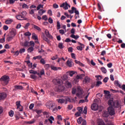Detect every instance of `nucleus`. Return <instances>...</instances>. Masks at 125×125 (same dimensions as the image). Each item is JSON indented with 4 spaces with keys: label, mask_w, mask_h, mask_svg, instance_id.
<instances>
[{
    "label": "nucleus",
    "mask_w": 125,
    "mask_h": 125,
    "mask_svg": "<svg viewBox=\"0 0 125 125\" xmlns=\"http://www.w3.org/2000/svg\"><path fill=\"white\" fill-rule=\"evenodd\" d=\"M107 110V111H104L103 112V117L104 118H108L109 115H110V116H113V115H115V109H114L113 106L108 107Z\"/></svg>",
    "instance_id": "nucleus-1"
},
{
    "label": "nucleus",
    "mask_w": 125,
    "mask_h": 125,
    "mask_svg": "<svg viewBox=\"0 0 125 125\" xmlns=\"http://www.w3.org/2000/svg\"><path fill=\"white\" fill-rule=\"evenodd\" d=\"M10 81L9 76L7 75H3L0 78V82L3 85H7Z\"/></svg>",
    "instance_id": "nucleus-2"
},
{
    "label": "nucleus",
    "mask_w": 125,
    "mask_h": 125,
    "mask_svg": "<svg viewBox=\"0 0 125 125\" xmlns=\"http://www.w3.org/2000/svg\"><path fill=\"white\" fill-rule=\"evenodd\" d=\"M58 103H60V104H63V103H65V104H67L68 102H72L71 101V99L69 98V97L64 96L62 98H61L57 100Z\"/></svg>",
    "instance_id": "nucleus-3"
},
{
    "label": "nucleus",
    "mask_w": 125,
    "mask_h": 125,
    "mask_svg": "<svg viewBox=\"0 0 125 125\" xmlns=\"http://www.w3.org/2000/svg\"><path fill=\"white\" fill-rule=\"evenodd\" d=\"M56 82L59 85L58 92H60V91H64L65 87L64 86L61 85V84H62V80L61 79H57L56 80Z\"/></svg>",
    "instance_id": "nucleus-4"
},
{
    "label": "nucleus",
    "mask_w": 125,
    "mask_h": 125,
    "mask_svg": "<svg viewBox=\"0 0 125 125\" xmlns=\"http://www.w3.org/2000/svg\"><path fill=\"white\" fill-rule=\"evenodd\" d=\"M68 12H69L70 14H73L74 12H75L76 15H79L80 14V12H79V11L77 10V9L75 7H72L71 10H68Z\"/></svg>",
    "instance_id": "nucleus-5"
},
{
    "label": "nucleus",
    "mask_w": 125,
    "mask_h": 125,
    "mask_svg": "<svg viewBox=\"0 0 125 125\" xmlns=\"http://www.w3.org/2000/svg\"><path fill=\"white\" fill-rule=\"evenodd\" d=\"M114 84L115 85H116V86H119L120 88H122L123 90L125 91V84H123V86L121 85L120 83H119V81L115 80L114 82Z\"/></svg>",
    "instance_id": "nucleus-6"
},
{
    "label": "nucleus",
    "mask_w": 125,
    "mask_h": 125,
    "mask_svg": "<svg viewBox=\"0 0 125 125\" xmlns=\"http://www.w3.org/2000/svg\"><path fill=\"white\" fill-rule=\"evenodd\" d=\"M17 109H19L20 112L23 111V106L21 105V102L19 101L16 103Z\"/></svg>",
    "instance_id": "nucleus-7"
},
{
    "label": "nucleus",
    "mask_w": 125,
    "mask_h": 125,
    "mask_svg": "<svg viewBox=\"0 0 125 125\" xmlns=\"http://www.w3.org/2000/svg\"><path fill=\"white\" fill-rule=\"evenodd\" d=\"M55 105V104H53L52 101L48 102L46 104V106L47 108H48L50 110H52V108Z\"/></svg>",
    "instance_id": "nucleus-8"
},
{
    "label": "nucleus",
    "mask_w": 125,
    "mask_h": 125,
    "mask_svg": "<svg viewBox=\"0 0 125 125\" xmlns=\"http://www.w3.org/2000/svg\"><path fill=\"white\" fill-rule=\"evenodd\" d=\"M78 92L76 94V96L79 98H83V90L81 89L80 88H78Z\"/></svg>",
    "instance_id": "nucleus-9"
},
{
    "label": "nucleus",
    "mask_w": 125,
    "mask_h": 125,
    "mask_svg": "<svg viewBox=\"0 0 125 125\" xmlns=\"http://www.w3.org/2000/svg\"><path fill=\"white\" fill-rule=\"evenodd\" d=\"M68 6L69 7H71V6L69 5L67 2H65V3H63L62 5H60V7H63L65 10L68 9Z\"/></svg>",
    "instance_id": "nucleus-10"
},
{
    "label": "nucleus",
    "mask_w": 125,
    "mask_h": 125,
    "mask_svg": "<svg viewBox=\"0 0 125 125\" xmlns=\"http://www.w3.org/2000/svg\"><path fill=\"white\" fill-rule=\"evenodd\" d=\"M7 94L5 92L0 93V100H4L5 98H6Z\"/></svg>",
    "instance_id": "nucleus-11"
},
{
    "label": "nucleus",
    "mask_w": 125,
    "mask_h": 125,
    "mask_svg": "<svg viewBox=\"0 0 125 125\" xmlns=\"http://www.w3.org/2000/svg\"><path fill=\"white\" fill-rule=\"evenodd\" d=\"M91 109L93 111H97L98 110V105L96 104H93L91 106Z\"/></svg>",
    "instance_id": "nucleus-12"
},
{
    "label": "nucleus",
    "mask_w": 125,
    "mask_h": 125,
    "mask_svg": "<svg viewBox=\"0 0 125 125\" xmlns=\"http://www.w3.org/2000/svg\"><path fill=\"white\" fill-rule=\"evenodd\" d=\"M73 60L72 59L70 60H68V61H67L66 62V65L67 66H68V67H73Z\"/></svg>",
    "instance_id": "nucleus-13"
},
{
    "label": "nucleus",
    "mask_w": 125,
    "mask_h": 125,
    "mask_svg": "<svg viewBox=\"0 0 125 125\" xmlns=\"http://www.w3.org/2000/svg\"><path fill=\"white\" fill-rule=\"evenodd\" d=\"M75 74H77V72L75 71H69L66 72V75L70 76V77H73Z\"/></svg>",
    "instance_id": "nucleus-14"
},
{
    "label": "nucleus",
    "mask_w": 125,
    "mask_h": 125,
    "mask_svg": "<svg viewBox=\"0 0 125 125\" xmlns=\"http://www.w3.org/2000/svg\"><path fill=\"white\" fill-rule=\"evenodd\" d=\"M44 33L46 36V37H47V38H48V39H52V36H51V35H50V33H49V31H48V30L46 29L45 30Z\"/></svg>",
    "instance_id": "nucleus-15"
},
{
    "label": "nucleus",
    "mask_w": 125,
    "mask_h": 125,
    "mask_svg": "<svg viewBox=\"0 0 125 125\" xmlns=\"http://www.w3.org/2000/svg\"><path fill=\"white\" fill-rule=\"evenodd\" d=\"M16 18L18 20H27V19H25V17H23L21 15H18L16 16Z\"/></svg>",
    "instance_id": "nucleus-16"
},
{
    "label": "nucleus",
    "mask_w": 125,
    "mask_h": 125,
    "mask_svg": "<svg viewBox=\"0 0 125 125\" xmlns=\"http://www.w3.org/2000/svg\"><path fill=\"white\" fill-rule=\"evenodd\" d=\"M85 75L84 74H82L80 75H77L76 77V80H83V77H84Z\"/></svg>",
    "instance_id": "nucleus-17"
},
{
    "label": "nucleus",
    "mask_w": 125,
    "mask_h": 125,
    "mask_svg": "<svg viewBox=\"0 0 125 125\" xmlns=\"http://www.w3.org/2000/svg\"><path fill=\"white\" fill-rule=\"evenodd\" d=\"M50 68L53 71H58V70H61V67H56L54 65H51Z\"/></svg>",
    "instance_id": "nucleus-18"
},
{
    "label": "nucleus",
    "mask_w": 125,
    "mask_h": 125,
    "mask_svg": "<svg viewBox=\"0 0 125 125\" xmlns=\"http://www.w3.org/2000/svg\"><path fill=\"white\" fill-rule=\"evenodd\" d=\"M90 80V79L88 77L86 76L85 77L83 81V82L84 83H89Z\"/></svg>",
    "instance_id": "nucleus-19"
},
{
    "label": "nucleus",
    "mask_w": 125,
    "mask_h": 125,
    "mask_svg": "<svg viewBox=\"0 0 125 125\" xmlns=\"http://www.w3.org/2000/svg\"><path fill=\"white\" fill-rule=\"evenodd\" d=\"M45 12H46L45 10H44L43 9H41L39 10V11H38V14L40 16H42V14H43V13H45Z\"/></svg>",
    "instance_id": "nucleus-20"
},
{
    "label": "nucleus",
    "mask_w": 125,
    "mask_h": 125,
    "mask_svg": "<svg viewBox=\"0 0 125 125\" xmlns=\"http://www.w3.org/2000/svg\"><path fill=\"white\" fill-rule=\"evenodd\" d=\"M10 33L11 35V36H12L13 37L16 36V30L15 29H12Z\"/></svg>",
    "instance_id": "nucleus-21"
},
{
    "label": "nucleus",
    "mask_w": 125,
    "mask_h": 125,
    "mask_svg": "<svg viewBox=\"0 0 125 125\" xmlns=\"http://www.w3.org/2000/svg\"><path fill=\"white\" fill-rule=\"evenodd\" d=\"M13 21V20L9 19L5 21V23L7 25H9V24H11V22Z\"/></svg>",
    "instance_id": "nucleus-22"
},
{
    "label": "nucleus",
    "mask_w": 125,
    "mask_h": 125,
    "mask_svg": "<svg viewBox=\"0 0 125 125\" xmlns=\"http://www.w3.org/2000/svg\"><path fill=\"white\" fill-rule=\"evenodd\" d=\"M14 87L16 90H17V89L22 90V89H23V86H22L21 85H15Z\"/></svg>",
    "instance_id": "nucleus-23"
},
{
    "label": "nucleus",
    "mask_w": 125,
    "mask_h": 125,
    "mask_svg": "<svg viewBox=\"0 0 125 125\" xmlns=\"http://www.w3.org/2000/svg\"><path fill=\"white\" fill-rule=\"evenodd\" d=\"M13 38H14V37L12 35L8 36L7 38V42H11V41L13 40Z\"/></svg>",
    "instance_id": "nucleus-24"
},
{
    "label": "nucleus",
    "mask_w": 125,
    "mask_h": 125,
    "mask_svg": "<svg viewBox=\"0 0 125 125\" xmlns=\"http://www.w3.org/2000/svg\"><path fill=\"white\" fill-rule=\"evenodd\" d=\"M108 103L109 106H114L115 105V103L113 100H109Z\"/></svg>",
    "instance_id": "nucleus-25"
},
{
    "label": "nucleus",
    "mask_w": 125,
    "mask_h": 125,
    "mask_svg": "<svg viewBox=\"0 0 125 125\" xmlns=\"http://www.w3.org/2000/svg\"><path fill=\"white\" fill-rule=\"evenodd\" d=\"M66 85L67 87H72V84L69 81H66Z\"/></svg>",
    "instance_id": "nucleus-26"
},
{
    "label": "nucleus",
    "mask_w": 125,
    "mask_h": 125,
    "mask_svg": "<svg viewBox=\"0 0 125 125\" xmlns=\"http://www.w3.org/2000/svg\"><path fill=\"white\" fill-rule=\"evenodd\" d=\"M51 110H52V112H54V113H55V112H57L58 109H57V107L55 104V105L52 107V109H51Z\"/></svg>",
    "instance_id": "nucleus-27"
},
{
    "label": "nucleus",
    "mask_w": 125,
    "mask_h": 125,
    "mask_svg": "<svg viewBox=\"0 0 125 125\" xmlns=\"http://www.w3.org/2000/svg\"><path fill=\"white\" fill-rule=\"evenodd\" d=\"M48 121L50 124H52V123H53L52 121H54V117L53 116H50L49 119H48Z\"/></svg>",
    "instance_id": "nucleus-28"
},
{
    "label": "nucleus",
    "mask_w": 125,
    "mask_h": 125,
    "mask_svg": "<svg viewBox=\"0 0 125 125\" xmlns=\"http://www.w3.org/2000/svg\"><path fill=\"white\" fill-rule=\"evenodd\" d=\"M32 51H34V47H30L27 49V52L29 53H31Z\"/></svg>",
    "instance_id": "nucleus-29"
},
{
    "label": "nucleus",
    "mask_w": 125,
    "mask_h": 125,
    "mask_svg": "<svg viewBox=\"0 0 125 125\" xmlns=\"http://www.w3.org/2000/svg\"><path fill=\"white\" fill-rule=\"evenodd\" d=\"M32 39H33V40H35V41L38 40V37L35 33L32 34Z\"/></svg>",
    "instance_id": "nucleus-30"
},
{
    "label": "nucleus",
    "mask_w": 125,
    "mask_h": 125,
    "mask_svg": "<svg viewBox=\"0 0 125 125\" xmlns=\"http://www.w3.org/2000/svg\"><path fill=\"white\" fill-rule=\"evenodd\" d=\"M33 27L34 29H36V30H37V31H42V29L40 28V27L34 24L33 25Z\"/></svg>",
    "instance_id": "nucleus-31"
},
{
    "label": "nucleus",
    "mask_w": 125,
    "mask_h": 125,
    "mask_svg": "<svg viewBox=\"0 0 125 125\" xmlns=\"http://www.w3.org/2000/svg\"><path fill=\"white\" fill-rule=\"evenodd\" d=\"M101 70L102 73H103L104 74H106V73H107V70L106 69V68H105V67H102Z\"/></svg>",
    "instance_id": "nucleus-32"
},
{
    "label": "nucleus",
    "mask_w": 125,
    "mask_h": 125,
    "mask_svg": "<svg viewBox=\"0 0 125 125\" xmlns=\"http://www.w3.org/2000/svg\"><path fill=\"white\" fill-rule=\"evenodd\" d=\"M19 51L20 54H22V53H24V52L26 51V49H25V48H21V49H20Z\"/></svg>",
    "instance_id": "nucleus-33"
},
{
    "label": "nucleus",
    "mask_w": 125,
    "mask_h": 125,
    "mask_svg": "<svg viewBox=\"0 0 125 125\" xmlns=\"http://www.w3.org/2000/svg\"><path fill=\"white\" fill-rule=\"evenodd\" d=\"M83 120V118L82 117H80L78 120H77V123L79 125H81L82 124V121Z\"/></svg>",
    "instance_id": "nucleus-34"
},
{
    "label": "nucleus",
    "mask_w": 125,
    "mask_h": 125,
    "mask_svg": "<svg viewBox=\"0 0 125 125\" xmlns=\"http://www.w3.org/2000/svg\"><path fill=\"white\" fill-rule=\"evenodd\" d=\"M41 8H43V5L40 4L37 7V10H40V9H41Z\"/></svg>",
    "instance_id": "nucleus-35"
},
{
    "label": "nucleus",
    "mask_w": 125,
    "mask_h": 125,
    "mask_svg": "<svg viewBox=\"0 0 125 125\" xmlns=\"http://www.w3.org/2000/svg\"><path fill=\"white\" fill-rule=\"evenodd\" d=\"M30 78L33 80H37V77L35 74H32L30 75Z\"/></svg>",
    "instance_id": "nucleus-36"
},
{
    "label": "nucleus",
    "mask_w": 125,
    "mask_h": 125,
    "mask_svg": "<svg viewBox=\"0 0 125 125\" xmlns=\"http://www.w3.org/2000/svg\"><path fill=\"white\" fill-rule=\"evenodd\" d=\"M13 115H14V111H13V110H10L9 112V115L10 116V117H13Z\"/></svg>",
    "instance_id": "nucleus-37"
},
{
    "label": "nucleus",
    "mask_w": 125,
    "mask_h": 125,
    "mask_svg": "<svg viewBox=\"0 0 125 125\" xmlns=\"http://www.w3.org/2000/svg\"><path fill=\"white\" fill-rule=\"evenodd\" d=\"M59 48L62 49V48H64V46H63V43H59Z\"/></svg>",
    "instance_id": "nucleus-38"
},
{
    "label": "nucleus",
    "mask_w": 125,
    "mask_h": 125,
    "mask_svg": "<svg viewBox=\"0 0 125 125\" xmlns=\"http://www.w3.org/2000/svg\"><path fill=\"white\" fill-rule=\"evenodd\" d=\"M62 80L63 81H67L68 80V76L67 75H64L62 77Z\"/></svg>",
    "instance_id": "nucleus-39"
},
{
    "label": "nucleus",
    "mask_w": 125,
    "mask_h": 125,
    "mask_svg": "<svg viewBox=\"0 0 125 125\" xmlns=\"http://www.w3.org/2000/svg\"><path fill=\"white\" fill-rule=\"evenodd\" d=\"M32 34L30 32H27L24 33V36L26 37H30Z\"/></svg>",
    "instance_id": "nucleus-40"
},
{
    "label": "nucleus",
    "mask_w": 125,
    "mask_h": 125,
    "mask_svg": "<svg viewBox=\"0 0 125 125\" xmlns=\"http://www.w3.org/2000/svg\"><path fill=\"white\" fill-rule=\"evenodd\" d=\"M110 91H111V92H112L113 93H118V92H120V91L117 90H114L113 89H111Z\"/></svg>",
    "instance_id": "nucleus-41"
},
{
    "label": "nucleus",
    "mask_w": 125,
    "mask_h": 125,
    "mask_svg": "<svg viewBox=\"0 0 125 125\" xmlns=\"http://www.w3.org/2000/svg\"><path fill=\"white\" fill-rule=\"evenodd\" d=\"M77 49H78V50H80V51H82V50H83V46H78L76 47Z\"/></svg>",
    "instance_id": "nucleus-42"
},
{
    "label": "nucleus",
    "mask_w": 125,
    "mask_h": 125,
    "mask_svg": "<svg viewBox=\"0 0 125 125\" xmlns=\"http://www.w3.org/2000/svg\"><path fill=\"white\" fill-rule=\"evenodd\" d=\"M29 73H30V74H33L34 75H36V74H37V71L30 70H29Z\"/></svg>",
    "instance_id": "nucleus-43"
},
{
    "label": "nucleus",
    "mask_w": 125,
    "mask_h": 125,
    "mask_svg": "<svg viewBox=\"0 0 125 125\" xmlns=\"http://www.w3.org/2000/svg\"><path fill=\"white\" fill-rule=\"evenodd\" d=\"M40 74L42 75V76L45 75V73L44 72V69H42L40 71Z\"/></svg>",
    "instance_id": "nucleus-44"
},
{
    "label": "nucleus",
    "mask_w": 125,
    "mask_h": 125,
    "mask_svg": "<svg viewBox=\"0 0 125 125\" xmlns=\"http://www.w3.org/2000/svg\"><path fill=\"white\" fill-rule=\"evenodd\" d=\"M57 27L58 30H59L60 29V27H61V25H60V22L57 21Z\"/></svg>",
    "instance_id": "nucleus-45"
},
{
    "label": "nucleus",
    "mask_w": 125,
    "mask_h": 125,
    "mask_svg": "<svg viewBox=\"0 0 125 125\" xmlns=\"http://www.w3.org/2000/svg\"><path fill=\"white\" fill-rule=\"evenodd\" d=\"M35 10H36V9H31L29 11V14H30L31 15L35 14Z\"/></svg>",
    "instance_id": "nucleus-46"
},
{
    "label": "nucleus",
    "mask_w": 125,
    "mask_h": 125,
    "mask_svg": "<svg viewBox=\"0 0 125 125\" xmlns=\"http://www.w3.org/2000/svg\"><path fill=\"white\" fill-rule=\"evenodd\" d=\"M43 115L46 116V118H48V117H49V113H48V112H44L43 113Z\"/></svg>",
    "instance_id": "nucleus-47"
},
{
    "label": "nucleus",
    "mask_w": 125,
    "mask_h": 125,
    "mask_svg": "<svg viewBox=\"0 0 125 125\" xmlns=\"http://www.w3.org/2000/svg\"><path fill=\"white\" fill-rule=\"evenodd\" d=\"M102 83L101 82V81H97L96 84V86H100V84H101Z\"/></svg>",
    "instance_id": "nucleus-48"
},
{
    "label": "nucleus",
    "mask_w": 125,
    "mask_h": 125,
    "mask_svg": "<svg viewBox=\"0 0 125 125\" xmlns=\"http://www.w3.org/2000/svg\"><path fill=\"white\" fill-rule=\"evenodd\" d=\"M83 113H84V114H85V115H86V114L87 113V107L85 106L84 107Z\"/></svg>",
    "instance_id": "nucleus-49"
},
{
    "label": "nucleus",
    "mask_w": 125,
    "mask_h": 125,
    "mask_svg": "<svg viewBox=\"0 0 125 125\" xmlns=\"http://www.w3.org/2000/svg\"><path fill=\"white\" fill-rule=\"evenodd\" d=\"M28 45H29V42H28V41H25L23 44V46H28Z\"/></svg>",
    "instance_id": "nucleus-50"
},
{
    "label": "nucleus",
    "mask_w": 125,
    "mask_h": 125,
    "mask_svg": "<svg viewBox=\"0 0 125 125\" xmlns=\"http://www.w3.org/2000/svg\"><path fill=\"white\" fill-rule=\"evenodd\" d=\"M77 110L79 111V112L82 114V112H83V108L81 107H78L77 108Z\"/></svg>",
    "instance_id": "nucleus-51"
},
{
    "label": "nucleus",
    "mask_w": 125,
    "mask_h": 125,
    "mask_svg": "<svg viewBox=\"0 0 125 125\" xmlns=\"http://www.w3.org/2000/svg\"><path fill=\"white\" fill-rule=\"evenodd\" d=\"M4 42H5V38L4 37L0 39V43H3Z\"/></svg>",
    "instance_id": "nucleus-52"
},
{
    "label": "nucleus",
    "mask_w": 125,
    "mask_h": 125,
    "mask_svg": "<svg viewBox=\"0 0 125 125\" xmlns=\"http://www.w3.org/2000/svg\"><path fill=\"white\" fill-rule=\"evenodd\" d=\"M42 19L43 20H44L45 21H47V16H46V15H43L42 17Z\"/></svg>",
    "instance_id": "nucleus-53"
},
{
    "label": "nucleus",
    "mask_w": 125,
    "mask_h": 125,
    "mask_svg": "<svg viewBox=\"0 0 125 125\" xmlns=\"http://www.w3.org/2000/svg\"><path fill=\"white\" fill-rule=\"evenodd\" d=\"M109 80V78L108 77H105L104 80H103V82L104 83H107L108 82V80Z\"/></svg>",
    "instance_id": "nucleus-54"
},
{
    "label": "nucleus",
    "mask_w": 125,
    "mask_h": 125,
    "mask_svg": "<svg viewBox=\"0 0 125 125\" xmlns=\"http://www.w3.org/2000/svg\"><path fill=\"white\" fill-rule=\"evenodd\" d=\"M35 106V104H30L29 108L30 110H32L33 108H34V106Z\"/></svg>",
    "instance_id": "nucleus-55"
},
{
    "label": "nucleus",
    "mask_w": 125,
    "mask_h": 125,
    "mask_svg": "<svg viewBox=\"0 0 125 125\" xmlns=\"http://www.w3.org/2000/svg\"><path fill=\"white\" fill-rule=\"evenodd\" d=\"M48 22L50 23V24H52V23H53V20L51 19V17H50L48 19Z\"/></svg>",
    "instance_id": "nucleus-56"
},
{
    "label": "nucleus",
    "mask_w": 125,
    "mask_h": 125,
    "mask_svg": "<svg viewBox=\"0 0 125 125\" xmlns=\"http://www.w3.org/2000/svg\"><path fill=\"white\" fill-rule=\"evenodd\" d=\"M40 62L41 64H43V65L45 64V61H44V59H41Z\"/></svg>",
    "instance_id": "nucleus-57"
},
{
    "label": "nucleus",
    "mask_w": 125,
    "mask_h": 125,
    "mask_svg": "<svg viewBox=\"0 0 125 125\" xmlns=\"http://www.w3.org/2000/svg\"><path fill=\"white\" fill-rule=\"evenodd\" d=\"M108 68H112V66H113V63L112 62H109L107 64Z\"/></svg>",
    "instance_id": "nucleus-58"
},
{
    "label": "nucleus",
    "mask_w": 125,
    "mask_h": 125,
    "mask_svg": "<svg viewBox=\"0 0 125 125\" xmlns=\"http://www.w3.org/2000/svg\"><path fill=\"white\" fill-rule=\"evenodd\" d=\"M62 60H63V61L65 62V60L64 59V58H59L58 60V62L59 63L60 61H62Z\"/></svg>",
    "instance_id": "nucleus-59"
},
{
    "label": "nucleus",
    "mask_w": 125,
    "mask_h": 125,
    "mask_svg": "<svg viewBox=\"0 0 125 125\" xmlns=\"http://www.w3.org/2000/svg\"><path fill=\"white\" fill-rule=\"evenodd\" d=\"M95 78H97L98 80H102V76L100 75H97L95 76Z\"/></svg>",
    "instance_id": "nucleus-60"
},
{
    "label": "nucleus",
    "mask_w": 125,
    "mask_h": 125,
    "mask_svg": "<svg viewBox=\"0 0 125 125\" xmlns=\"http://www.w3.org/2000/svg\"><path fill=\"white\" fill-rule=\"evenodd\" d=\"M3 29L5 31H7V30H8V26H7V25H4L3 26Z\"/></svg>",
    "instance_id": "nucleus-61"
},
{
    "label": "nucleus",
    "mask_w": 125,
    "mask_h": 125,
    "mask_svg": "<svg viewBox=\"0 0 125 125\" xmlns=\"http://www.w3.org/2000/svg\"><path fill=\"white\" fill-rule=\"evenodd\" d=\"M29 26H30V23L28 22L25 24V26L24 27V29H28Z\"/></svg>",
    "instance_id": "nucleus-62"
},
{
    "label": "nucleus",
    "mask_w": 125,
    "mask_h": 125,
    "mask_svg": "<svg viewBox=\"0 0 125 125\" xmlns=\"http://www.w3.org/2000/svg\"><path fill=\"white\" fill-rule=\"evenodd\" d=\"M76 88H73L72 89V93L73 94H76Z\"/></svg>",
    "instance_id": "nucleus-63"
},
{
    "label": "nucleus",
    "mask_w": 125,
    "mask_h": 125,
    "mask_svg": "<svg viewBox=\"0 0 125 125\" xmlns=\"http://www.w3.org/2000/svg\"><path fill=\"white\" fill-rule=\"evenodd\" d=\"M22 7V8H28V5L26 4H23Z\"/></svg>",
    "instance_id": "nucleus-64"
}]
</instances>
